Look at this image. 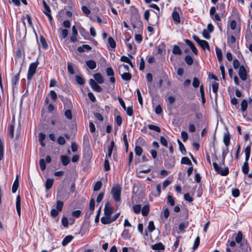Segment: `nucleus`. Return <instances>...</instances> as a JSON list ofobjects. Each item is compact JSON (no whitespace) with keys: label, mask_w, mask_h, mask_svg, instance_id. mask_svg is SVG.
Returning a JSON list of instances; mask_svg holds the SVG:
<instances>
[{"label":"nucleus","mask_w":252,"mask_h":252,"mask_svg":"<svg viewBox=\"0 0 252 252\" xmlns=\"http://www.w3.org/2000/svg\"><path fill=\"white\" fill-rule=\"evenodd\" d=\"M122 188L120 185H114L111 190V194L114 200L116 202L121 201Z\"/></svg>","instance_id":"obj_1"},{"label":"nucleus","mask_w":252,"mask_h":252,"mask_svg":"<svg viewBox=\"0 0 252 252\" xmlns=\"http://www.w3.org/2000/svg\"><path fill=\"white\" fill-rule=\"evenodd\" d=\"M213 165L215 171L221 176H226L229 173V169L227 167L225 166L224 168H221L216 162H213Z\"/></svg>","instance_id":"obj_2"},{"label":"nucleus","mask_w":252,"mask_h":252,"mask_svg":"<svg viewBox=\"0 0 252 252\" xmlns=\"http://www.w3.org/2000/svg\"><path fill=\"white\" fill-rule=\"evenodd\" d=\"M37 63H32L30 64L27 74V79L31 80L35 74L37 67Z\"/></svg>","instance_id":"obj_3"},{"label":"nucleus","mask_w":252,"mask_h":252,"mask_svg":"<svg viewBox=\"0 0 252 252\" xmlns=\"http://www.w3.org/2000/svg\"><path fill=\"white\" fill-rule=\"evenodd\" d=\"M43 4L44 8L43 13L48 17L50 22L51 23L53 18L51 14V11L50 8L44 0H43Z\"/></svg>","instance_id":"obj_4"},{"label":"nucleus","mask_w":252,"mask_h":252,"mask_svg":"<svg viewBox=\"0 0 252 252\" xmlns=\"http://www.w3.org/2000/svg\"><path fill=\"white\" fill-rule=\"evenodd\" d=\"M218 9H220L221 11V13L220 14H216L215 15V16H214V18H213V19L215 21H220L221 20V17H222L223 15L225 13V6H224V4L223 3H221Z\"/></svg>","instance_id":"obj_5"},{"label":"nucleus","mask_w":252,"mask_h":252,"mask_svg":"<svg viewBox=\"0 0 252 252\" xmlns=\"http://www.w3.org/2000/svg\"><path fill=\"white\" fill-rule=\"evenodd\" d=\"M89 84L91 88L97 92H100L102 90L101 87L93 79L89 80Z\"/></svg>","instance_id":"obj_6"},{"label":"nucleus","mask_w":252,"mask_h":252,"mask_svg":"<svg viewBox=\"0 0 252 252\" xmlns=\"http://www.w3.org/2000/svg\"><path fill=\"white\" fill-rule=\"evenodd\" d=\"M238 74L243 81H245L247 79V72L244 66L242 65L240 67Z\"/></svg>","instance_id":"obj_7"},{"label":"nucleus","mask_w":252,"mask_h":252,"mask_svg":"<svg viewBox=\"0 0 252 252\" xmlns=\"http://www.w3.org/2000/svg\"><path fill=\"white\" fill-rule=\"evenodd\" d=\"M72 35L70 37V40L71 42H76L78 41L77 36L78 32L75 26L72 27Z\"/></svg>","instance_id":"obj_8"},{"label":"nucleus","mask_w":252,"mask_h":252,"mask_svg":"<svg viewBox=\"0 0 252 252\" xmlns=\"http://www.w3.org/2000/svg\"><path fill=\"white\" fill-rule=\"evenodd\" d=\"M95 206V201L94 198H92L91 199L90 204H89V210L88 211L86 214V217H90L94 212Z\"/></svg>","instance_id":"obj_9"},{"label":"nucleus","mask_w":252,"mask_h":252,"mask_svg":"<svg viewBox=\"0 0 252 252\" xmlns=\"http://www.w3.org/2000/svg\"><path fill=\"white\" fill-rule=\"evenodd\" d=\"M106 74H107V76H110V81L112 83H115V78L114 77V71H113V69L112 68V67H110L107 68V69L106 70Z\"/></svg>","instance_id":"obj_10"},{"label":"nucleus","mask_w":252,"mask_h":252,"mask_svg":"<svg viewBox=\"0 0 252 252\" xmlns=\"http://www.w3.org/2000/svg\"><path fill=\"white\" fill-rule=\"evenodd\" d=\"M112 213V208L109 202L105 203L104 208V215L111 217Z\"/></svg>","instance_id":"obj_11"},{"label":"nucleus","mask_w":252,"mask_h":252,"mask_svg":"<svg viewBox=\"0 0 252 252\" xmlns=\"http://www.w3.org/2000/svg\"><path fill=\"white\" fill-rule=\"evenodd\" d=\"M172 18L173 20L177 24H179L180 23V17L179 14V13L177 11V8H174L173 12H172Z\"/></svg>","instance_id":"obj_12"},{"label":"nucleus","mask_w":252,"mask_h":252,"mask_svg":"<svg viewBox=\"0 0 252 252\" xmlns=\"http://www.w3.org/2000/svg\"><path fill=\"white\" fill-rule=\"evenodd\" d=\"M185 42L186 44L190 48L193 53L197 55L198 54L197 49L192 42V41L189 39H186Z\"/></svg>","instance_id":"obj_13"},{"label":"nucleus","mask_w":252,"mask_h":252,"mask_svg":"<svg viewBox=\"0 0 252 252\" xmlns=\"http://www.w3.org/2000/svg\"><path fill=\"white\" fill-rule=\"evenodd\" d=\"M115 146V143L113 141H112L111 142L110 145L109 146L108 148V153L106 155V158H111L112 153L113 151V150Z\"/></svg>","instance_id":"obj_14"},{"label":"nucleus","mask_w":252,"mask_h":252,"mask_svg":"<svg viewBox=\"0 0 252 252\" xmlns=\"http://www.w3.org/2000/svg\"><path fill=\"white\" fill-rule=\"evenodd\" d=\"M119 74L121 76L122 78L125 81H128L132 78V75L128 72H122Z\"/></svg>","instance_id":"obj_15"},{"label":"nucleus","mask_w":252,"mask_h":252,"mask_svg":"<svg viewBox=\"0 0 252 252\" xmlns=\"http://www.w3.org/2000/svg\"><path fill=\"white\" fill-rule=\"evenodd\" d=\"M16 207L19 216L21 214V198L20 195H18L16 197Z\"/></svg>","instance_id":"obj_16"},{"label":"nucleus","mask_w":252,"mask_h":252,"mask_svg":"<svg viewBox=\"0 0 252 252\" xmlns=\"http://www.w3.org/2000/svg\"><path fill=\"white\" fill-rule=\"evenodd\" d=\"M94 78L96 81L99 84H102L104 82V79L100 73H97L94 74Z\"/></svg>","instance_id":"obj_17"},{"label":"nucleus","mask_w":252,"mask_h":252,"mask_svg":"<svg viewBox=\"0 0 252 252\" xmlns=\"http://www.w3.org/2000/svg\"><path fill=\"white\" fill-rule=\"evenodd\" d=\"M223 142L227 147L230 143V134L228 131L224 133L223 135Z\"/></svg>","instance_id":"obj_18"},{"label":"nucleus","mask_w":252,"mask_h":252,"mask_svg":"<svg viewBox=\"0 0 252 252\" xmlns=\"http://www.w3.org/2000/svg\"><path fill=\"white\" fill-rule=\"evenodd\" d=\"M101 222L104 224H109L112 222L111 217L104 216L101 218Z\"/></svg>","instance_id":"obj_19"},{"label":"nucleus","mask_w":252,"mask_h":252,"mask_svg":"<svg viewBox=\"0 0 252 252\" xmlns=\"http://www.w3.org/2000/svg\"><path fill=\"white\" fill-rule=\"evenodd\" d=\"M61 158L62 163L64 166L68 165L70 161V158L66 156H61Z\"/></svg>","instance_id":"obj_20"},{"label":"nucleus","mask_w":252,"mask_h":252,"mask_svg":"<svg viewBox=\"0 0 252 252\" xmlns=\"http://www.w3.org/2000/svg\"><path fill=\"white\" fill-rule=\"evenodd\" d=\"M92 49L91 47L89 45H83L81 46H79L77 48V50L79 52H83L86 50H91Z\"/></svg>","instance_id":"obj_21"},{"label":"nucleus","mask_w":252,"mask_h":252,"mask_svg":"<svg viewBox=\"0 0 252 252\" xmlns=\"http://www.w3.org/2000/svg\"><path fill=\"white\" fill-rule=\"evenodd\" d=\"M87 65L91 69H94L96 68V63L94 60L87 61L86 62Z\"/></svg>","instance_id":"obj_22"},{"label":"nucleus","mask_w":252,"mask_h":252,"mask_svg":"<svg viewBox=\"0 0 252 252\" xmlns=\"http://www.w3.org/2000/svg\"><path fill=\"white\" fill-rule=\"evenodd\" d=\"M73 237L71 235H67L65 237L62 242V245L63 246H66L73 239Z\"/></svg>","instance_id":"obj_23"},{"label":"nucleus","mask_w":252,"mask_h":252,"mask_svg":"<svg viewBox=\"0 0 252 252\" xmlns=\"http://www.w3.org/2000/svg\"><path fill=\"white\" fill-rule=\"evenodd\" d=\"M120 60L122 62H125V63H128L132 68L134 67V65H133L132 63L129 60V59L128 57H127L126 56H121Z\"/></svg>","instance_id":"obj_24"},{"label":"nucleus","mask_w":252,"mask_h":252,"mask_svg":"<svg viewBox=\"0 0 252 252\" xmlns=\"http://www.w3.org/2000/svg\"><path fill=\"white\" fill-rule=\"evenodd\" d=\"M244 152L245 154V160H249L251 154V145L246 147Z\"/></svg>","instance_id":"obj_25"},{"label":"nucleus","mask_w":252,"mask_h":252,"mask_svg":"<svg viewBox=\"0 0 252 252\" xmlns=\"http://www.w3.org/2000/svg\"><path fill=\"white\" fill-rule=\"evenodd\" d=\"M152 248L155 250H161L164 249V246L161 243H158L152 246Z\"/></svg>","instance_id":"obj_26"},{"label":"nucleus","mask_w":252,"mask_h":252,"mask_svg":"<svg viewBox=\"0 0 252 252\" xmlns=\"http://www.w3.org/2000/svg\"><path fill=\"white\" fill-rule=\"evenodd\" d=\"M129 70V66L125 64H122L119 67V73H121L122 72H125V71H128Z\"/></svg>","instance_id":"obj_27"},{"label":"nucleus","mask_w":252,"mask_h":252,"mask_svg":"<svg viewBox=\"0 0 252 252\" xmlns=\"http://www.w3.org/2000/svg\"><path fill=\"white\" fill-rule=\"evenodd\" d=\"M150 211L149 206L148 205H144L141 209L142 214L143 216H146L149 214Z\"/></svg>","instance_id":"obj_28"},{"label":"nucleus","mask_w":252,"mask_h":252,"mask_svg":"<svg viewBox=\"0 0 252 252\" xmlns=\"http://www.w3.org/2000/svg\"><path fill=\"white\" fill-rule=\"evenodd\" d=\"M53 179L50 178L47 179L45 183V187L46 189H51L53 186Z\"/></svg>","instance_id":"obj_29"},{"label":"nucleus","mask_w":252,"mask_h":252,"mask_svg":"<svg viewBox=\"0 0 252 252\" xmlns=\"http://www.w3.org/2000/svg\"><path fill=\"white\" fill-rule=\"evenodd\" d=\"M199 45L203 50L210 49L208 43L205 40H202L200 43H199Z\"/></svg>","instance_id":"obj_30"},{"label":"nucleus","mask_w":252,"mask_h":252,"mask_svg":"<svg viewBox=\"0 0 252 252\" xmlns=\"http://www.w3.org/2000/svg\"><path fill=\"white\" fill-rule=\"evenodd\" d=\"M248 161V160H245L242 167V171L245 174H248L249 170V167Z\"/></svg>","instance_id":"obj_31"},{"label":"nucleus","mask_w":252,"mask_h":252,"mask_svg":"<svg viewBox=\"0 0 252 252\" xmlns=\"http://www.w3.org/2000/svg\"><path fill=\"white\" fill-rule=\"evenodd\" d=\"M178 143L179 144V149L180 150L181 153L183 155H185L186 154V150L184 147V145L180 141V140H177Z\"/></svg>","instance_id":"obj_32"},{"label":"nucleus","mask_w":252,"mask_h":252,"mask_svg":"<svg viewBox=\"0 0 252 252\" xmlns=\"http://www.w3.org/2000/svg\"><path fill=\"white\" fill-rule=\"evenodd\" d=\"M146 79L148 81L147 85H148V88L150 89L151 86V82L153 81V76H152V74L150 73H148V74H147Z\"/></svg>","instance_id":"obj_33"},{"label":"nucleus","mask_w":252,"mask_h":252,"mask_svg":"<svg viewBox=\"0 0 252 252\" xmlns=\"http://www.w3.org/2000/svg\"><path fill=\"white\" fill-rule=\"evenodd\" d=\"M216 55L218 57V61L219 62H221L222 60V52L220 49L218 48V47L216 48Z\"/></svg>","instance_id":"obj_34"},{"label":"nucleus","mask_w":252,"mask_h":252,"mask_svg":"<svg viewBox=\"0 0 252 252\" xmlns=\"http://www.w3.org/2000/svg\"><path fill=\"white\" fill-rule=\"evenodd\" d=\"M181 163L184 164L191 165L192 163L190 159L187 157H183L181 159Z\"/></svg>","instance_id":"obj_35"},{"label":"nucleus","mask_w":252,"mask_h":252,"mask_svg":"<svg viewBox=\"0 0 252 252\" xmlns=\"http://www.w3.org/2000/svg\"><path fill=\"white\" fill-rule=\"evenodd\" d=\"M241 110L243 112H245L248 107V102L246 99H243L241 104Z\"/></svg>","instance_id":"obj_36"},{"label":"nucleus","mask_w":252,"mask_h":252,"mask_svg":"<svg viewBox=\"0 0 252 252\" xmlns=\"http://www.w3.org/2000/svg\"><path fill=\"white\" fill-rule=\"evenodd\" d=\"M172 52L174 54L179 55H181L182 53L181 50L177 45L174 46Z\"/></svg>","instance_id":"obj_37"},{"label":"nucleus","mask_w":252,"mask_h":252,"mask_svg":"<svg viewBox=\"0 0 252 252\" xmlns=\"http://www.w3.org/2000/svg\"><path fill=\"white\" fill-rule=\"evenodd\" d=\"M14 124H11L8 127V133L11 138L14 137Z\"/></svg>","instance_id":"obj_38"},{"label":"nucleus","mask_w":252,"mask_h":252,"mask_svg":"<svg viewBox=\"0 0 252 252\" xmlns=\"http://www.w3.org/2000/svg\"><path fill=\"white\" fill-rule=\"evenodd\" d=\"M68 30L66 29H61V33H60V38H65L67 36Z\"/></svg>","instance_id":"obj_39"},{"label":"nucleus","mask_w":252,"mask_h":252,"mask_svg":"<svg viewBox=\"0 0 252 252\" xmlns=\"http://www.w3.org/2000/svg\"><path fill=\"white\" fill-rule=\"evenodd\" d=\"M185 60L186 63L189 65L193 63V58L189 55H187L185 57Z\"/></svg>","instance_id":"obj_40"},{"label":"nucleus","mask_w":252,"mask_h":252,"mask_svg":"<svg viewBox=\"0 0 252 252\" xmlns=\"http://www.w3.org/2000/svg\"><path fill=\"white\" fill-rule=\"evenodd\" d=\"M108 43L109 44V46L112 48H115L116 47V42L112 37H109L108 39Z\"/></svg>","instance_id":"obj_41"},{"label":"nucleus","mask_w":252,"mask_h":252,"mask_svg":"<svg viewBox=\"0 0 252 252\" xmlns=\"http://www.w3.org/2000/svg\"><path fill=\"white\" fill-rule=\"evenodd\" d=\"M148 127L149 129L154 130L158 132H159L160 131V128L158 126L154 125H148Z\"/></svg>","instance_id":"obj_42"},{"label":"nucleus","mask_w":252,"mask_h":252,"mask_svg":"<svg viewBox=\"0 0 252 252\" xmlns=\"http://www.w3.org/2000/svg\"><path fill=\"white\" fill-rule=\"evenodd\" d=\"M132 209L135 214H139L141 210V207L140 205H135L133 206Z\"/></svg>","instance_id":"obj_43"},{"label":"nucleus","mask_w":252,"mask_h":252,"mask_svg":"<svg viewBox=\"0 0 252 252\" xmlns=\"http://www.w3.org/2000/svg\"><path fill=\"white\" fill-rule=\"evenodd\" d=\"M135 152L136 155L140 156L142 154L143 150L140 146H136L135 147Z\"/></svg>","instance_id":"obj_44"},{"label":"nucleus","mask_w":252,"mask_h":252,"mask_svg":"<svg viewBox=\"0 0 252 252\" xmlns=\"http://www.w3.org/2000/svg\"><path fill=\"white\" fill-rule=\"evenodd\" d=\"M63 205V203L61 201H57L56 203V209L59 212H61Z\"/></svg>","instance_id":"obj_45"},{"label":"nucleus","mask_w":252,"mask_h":252,"mask_svg":"<svg viewBox=\"0 0 252 252\" xmlns=\"http://www.w3.org/2000/svg\"><path fill=\"white\" fill-rule=\"evenodd\" d=\"M19 73L15 75L12 79V84L13 85H15L19 81Z\"/></svg>","instance_id":"obj_46"},{"label":"nucleus","mask_w":252,"mask_h":252,"mask_svg":"<svg viewBox=\"0 0 252 252\" xmlns=\"http://www.w3.org/2000/svg\"><path fill=\"white\" fill-rule=\"evenodd\" d=\"M167 202L171 206H173L175 205V201L174 198L171 195H168L167 196Z\"/></svg>","instance_id":"obj_47"},{"label":"nucleus","mask_w":252,"mask_h":252,"mask_svg":"<svg viewBox=\"0 0 252 252\" xmlns=\"http://www.w3.org/2000/svg\"><path fill=\"white\" fill-rule=\"evenodd\" d=\"M102 187V183L101 181H97L94 186V191L99 190Z\"/></svg>","instance_id":"obj_48"},{"label":"nucleus","mask_w":252,"mask_h":252,"mask_svg":"<svg viewBox=\"0 0 252 252\" xmlns=\"http://www.w3.org/2000/svg\"><path fill=\"white\" fill-rule=\"evenodd\" d=\"M213 92L215 94H217L219 88V83L216 82L213 83L212 85Z\"/></svg>","instance_id":"obj_49"},{"label":"nucleus","mask_w":252,"mask_h":252,"mask_svg":"<svg viewBox=\"0 0 252 252\" xmlns=\"http://www.w3.org/2000/svg\"><path fill=\"white\" fill-rule=\"evenodd\" d=\"M40 42L43 48L46 49L48 47L45 39L43 36H40Z\"/></svg>","instance_id":"obj_50"},{"label":"nucleus","mask_w":252,"mask_h":252,"mask_svg":"<svg viewBox=\"0 0 252 252\" xmlns=\"http://www.w3.org/2000/svg\"><path fill=\"white\" fill-rule=\"evenodd\" d=\"M39 165L42 171H44L46 168L45 161L44 159H40L39 160Z\"/></svg>","instance_id":"obj_51"},{"label":"nucleus","mask_w":252,"mask_h":252,"mask_svg":"<svg viewBox=\"0 0 252 252\" xmlns=\"http://www.w3.org/2000/svg\"><path fill=\"white\" fill-rule=\"evenodd\" d=\"M136 92H137V94L138 100L139 103H140L141 106H142L143 105V100H142V97L140 90L138 89H137L136 90Z\"/></svg>","instance_id":"obj_52"},{"label":"nucleus","mask_w":252,"mask_h":252,"mask_svg":"<svg viewBox=\"0 0 252 252\" xmlns=\"http://www.w3.org/2000/svg\"><path fill=\"white\" fill-rule=\"evenodd\" d=\"M242 236H243V235H242V232H240V231H239V232L237 233V235H236V237H235V241H236V242L237 243H240V242H241V241H242Z\"/></svg>","instance_id":"obj_53"},{"label":"nucleus","mask_w":252,"mask_h":252,"mask_svg":"<svg viewBox=\"0 0 252 252\" xmlns=\"http://www.w3.org/2000/svg\"><path fill=\"white\" fill-rule=\"evenodd\" d=\"M104 169L106 171H109L110 169L108 158H106V157L104 160Z\"/></svg>","instance_id":"obj_54"},{"label":"nucleus","mask_w":252,"mask_h":252,"mask_svg":"<svg viewBox=\"0 0 252 252\" xmlns=\"http://www.w3.org/2000/svg\"><path fill=\"white\" fill-rule=\"evenodd\" d=\"M148 229L150 232H152L155 230V227L154 225V222L153 221H150L148 226Z\"/></svg>","instance_id":"obj_55"},{"label":"nucleus","mask_w":252,"mask_h":252,"mask_svg":"<svg viewBox=\"0 0 252 252\" xmlns=\"http://www.w3.org/2000/svg\"><path fill=\"white\" fill-rule=\"evenodd\" d=\"M76 81L77 82V83L80 85H82L84 84V81L83 78L79 75L76 76Z\"/></svg>","instance_id":"obj_56"},{"label":"nucleus","mask_w":252,"mask_h":252,"mask_svg":"<svg viewBox=\"0 0 252 252\" xmlns=\"http://www.w3.org/2000/svg\"><path fill=\"white\" fill-rule=\"evenodd\" d=\"M126 112V114L127 115L129 116H131L133 115V109L132 107H127L126 108V109H124Z\"/></svg>","instance_id":"obj_57"},{"label":"nucleus","mask_w":252,"mask_h":252,"mask_svg":"<svg viewBox=\"0 0 252 252\" xmlns=\"http://www.w3.org/2000/svg\"><path fill=\"white\" fill-rule=\"evenodd\" d=\"M57 142L59 144L63 145L65 143V140L63 137L60 136L57 139Z\"/></svg>","instance_id":"obj_58"},{"label":"nucleus","mask_w":252,"mask_h":252,"mask_svg":"<svg viewBox=\"0 0 252 252\" xmlns=\"http://www.w3.org/2000/svg\"><path fill=\"white\" fill-rule=\"evenodd\" d=\"M232 196L234 197H237L240 195L239 190L237 189H233L232 190Z\"/></svg>","instance_id":"obj_59"},{"label":"nucleus","mask_w":252,"mask_h":252,"mask_svg":"<svg viewBox=\"0 0 252 252\" xmlns=\"http://www.w3.org/2000/svg\"><path fill=\"white\" fill-rule=\"evenodd\" d=\"M200 84L199 80L196 77H194L193 80L192 85L194 88L199 87Z\"/></svg>","instance_id":"obj_60"},{"label":"nucleus","mask_w":252,"mask_h":252,"mask_svg":"<svg viewBox=\"0 0 252 252\" xmlns=\"http://www.w3.org/2000/svg\"><path fill=\"white\" fill-rule=\"evenodd\" d=\"M235 42V38L233 35H231L227 38V42L229 44H232Z\"/></svg>","instance_id":"obj_61"},{"label":"nucleus","mask_w":252,"mask_h":252,"mask_svg":"<svg viewBox=\"0 0 252 252\" xmlns=\"http://www.w3.org/2000/svg\"><path fill=\"white\" fill-rule=\"evenodd\" d=\"M62 223L64 227H67L68 226V220L66 217H63L62 218Z\"/></svg>","instance_id":"obj_62"},{"label":"nucleus","mask_w":252,"mask_h":252,"mask_svg":"<svg viewBox=\"0 0 252 252\" xmlns=\"http://www.w3.org/2000/svg\"><path fill=\"white\" fill-rule=\"evenodd\" d=\"M115 121L118 126H121L122 123V117L119 115L117 116V117L115 118Z\"/></svg>","instance_id":"obj_63"},{"label":"nucleus","mask_w":252,"mask_h":252,"mask_svg":"<svg viewBox=\"0 0 252 252\" xmlns=\"http://www.w3.org/2000/svg\"><path fill=\"white\" fill-rule=\"evenodd\" d=\"M64 115L67 119L69 120L72 119V113L69 109H68L65 111Z\"/></svg>","instance_id":"obj_64"}]
</instances>
